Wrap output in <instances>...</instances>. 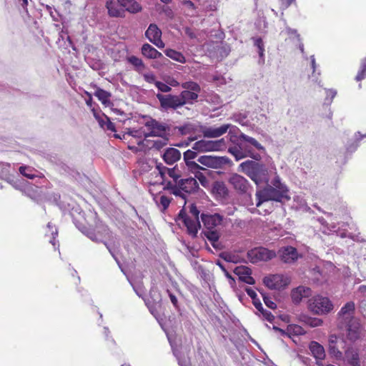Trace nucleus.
I'll return each mask as SVG.
<instances>
[{
	"mask_svg": "<svg viewBox=\"0 0 366 366\" xmlns=\"http://www.w3.org/2000/svg\"><path fill=\"white\" fill-rule=\"evenodd\" d=\"M74 223L80 232L96 243H104L107 242L105 239L114 242L117 239L108 226L100 220L96 222L94 229L87 227L75 219H74Z\"/></svg>",
	"mask_w": 366,
	"mask_h": 366,
	"instance_id": "1",
	"label": "nucleus"
},
{
	"mask_svg": "<svg viewBox=\"0 0 366 366\" xmlns=\"http://www.w3.org/2000/svg\"><path fill=\"white\" fill-rule=\"evenodd\" d=\"M199 184L197 180L193 177L182 179L177 183L167 182L164 189L176 197H179L184 199H186L184 193L191 194L199 189Z\"/></svg>",
	"mask_w": 366,
	"mask_h": 366,
	"instance_id": "2",
	"label": "nucleus"
},
{
	"mask_svg": "<svg viewBox=\"0 0 366 366\" xmlns=\"http://www.w3.org/2000/svg\"><path fill=\"white\" fill-rule=\"evenodd\" d=\"M345 322L337 323V327L345 331L347 339L353 342L360 339L362 332L360 320L358 317H352Z\"/></svg>",
	"mask_w": 366,
	"mask_h": 366,
	"instance_id": "3",
	"label": "nucleus"
},
{
	"mask_svg": "<svg viewBox=\"0 0 366 366\" xmlns=\"http://www.w3.org/2000/svg\"><path fill=\"white\" fill-rule=\"evenodd\" d=\"M256 197L257 199V207H259L264 202L270 200L281 202L282 199H290V197L285 195L284 190L278 191L273 187H268L257 192Z\"/></svg>",
	"mask_w": 366,
	"mask_h": 366,
	"instance_id": "4",
	"label": "nucleus"
},
{
	"mask_svg": "<svg viewBox=\"0 0 366 366\" xmlns=\"http://www.w3.org/2000/svg\"><path fill=\"white\" fill-rule=\"evenodd\" d=\"M308 307L312 312L319 315L329 313L334 307L330 300L322 295H316L311 298Z\"/></svg>",
	"mask_w": 366,
	"mask_h": 366,
	"instance_id": "5",
	"label": "nucleus"
},
{
	"mask_svg": "<svg viewBox=\"0 0 366 366\" xmlns=\"http://www.w3.org/2000/svg\"><path fill=\"white\" fill-rule=\"evenodd\" d=\"M225 147L226 143L224 139L214 141L201 139L193 144L192 149L197 152H207L220 151L224 149Z\"/></svg>",
	"mask_w": 366,
	"mask_h": 366,
	"instance_id": "6",
	"label": "nucleus"
},
{
	"mask_svg": "<svg viewBox=\"0 0 366 366\" xmlns=\"http://www.w3.org/2000/svg\"><path fill=\"white\" fill-rule=\"evenodd\" d=\"M290 277L283 274H269L263 279L264 285L271 290L285 289L290 284Z\"/></svg>",
	"mask_w": 366,
	"mask_h": 366,
	"instance_id": "7",
	"label": "nucleus"
},
{
	"mask_svg": "<svg viewBox=\"0 0 366 366\" xmlns=\"http://www.w3.org/2000/svg\"><path fill=\"white\" fill-rule=\"evenodd\" d=\"M228 129L229 133L233 132L237 128L230 124H222L220 127H202L201 132L204 138H217L224 134Z\"/></svg>",
	"mask_w": 366,
	"mask_h": 366,
	"instance_id": "8",
	"label": "nucleus"
},
{
	"mask_svg": "<svg viewBox=\"0 0 366 366\" xmlns=\"http://www.w3.org/2000/svg\"><path fill=\"white\" fill-rule=\"evenodd\" d=\"M346 342L335 335L329 337V353L337 360H341L343 357V350H345Z\"/></svg>",
	"mask_w": 366,
	"mask_h": 366,
	"instance_id": "9",
	"label": "nucleus"
},
{
	"mask_svg": "<svg viewBox=\"0 0 366 366\" xmlns=\"http://www.w3.org/2000/svg\"><path fill=\"white\" fill-rule=\"evenodd\" d=\"M156 97L164 111L177 109L182 107L179 95L157 94Z\"/></svg>",
	"mask_w": 366,
	"mask_h": 366,
	"instance_id": "10",
	"label": "nucleus"
},
{
	"mask_svg": "<svg viewBox=\"0 0 366 366\" xmlns=\"http://www.w3.org/2000/svg\"><path fill=\"white\" fill-rule=\"evenodd\" d=\"M229 161V159L226 157H217L212 155H204L197 159V162L199 164L213 169L221 168L223 165L227 164Z\"/></svg>",
	"mask_w": 366,
	"mask_h": 366,
	"instance_id": "11",
	"label": "nucleus"
},
{
	"mask_svg": "<svg viewBox=\"0 0 366 366\" xmlns=\"http://www.w3.org/2000/svg\"><path fill=\"white\" fill-rule=\"evenodd\" d=\"M229 183L240 194H245L250 187L249 181L238 174H232L228 179Z\"/></svg>",
	"mask_w": 366,
	"mask_h": 366,
	"instance_id": "12",
	"label": "nucleus"
},
{
	"mask_svg": "<svg viewBox=\"0 0 366 366\" xmlns=\"http://www.w3.org/2000/svg\"><path fill=\"white\" fill-rule=\"evenodd\" d=\"M146 37L150 42L154 44L158 48L164 47V43L162 41V31L155 24H151L145 32Z\"/></svg>",
	"mask_w": 366,
	"mask_h": 366,
	"instance_id": "13",
	"label": "nucleus"
},
{
	"mask_svg": "<svg viewBox=\"0 0 366 366\" xmlns=\"http://www.w3.org/2000/svg\"><path fill=\"white\" fill-rule=\"evenodd\" d=\"M179 218L182 220L187 227L188 234L193 238L196 237L198 230L201 227L199 221L192 220V218L188 217L183 209L180 210Z\"/></svg>",
	"mask_w": 366,
	"mask_h": 366,
	"instance_id": "14",
	"label": "nucleus"
},
{
	"mask_svg": "<svg viewBox=\"0 0 366 366\" xmlns=\"http://www.w3.org/2000/svg\"><path fill=\"white\" fill-rule=\"evenodd\" d=\"M277 254L282 262L287 264L295 262L299 257L297 249L292 246L281 247Z\"/></svg>",
	"mask_w": 366,
	"mask_h": 366,
	"instance_id": "15",
	"label": "nucleus"
},
{
	"mask_svg": "<svg viewBox=\"0 0 366 366\" xmlns=\"http://www.w3.org/2000/svg\"><path fill=\"white\" fill-rule=\"evenodd\" d=\"M142 118L146 121L144 122V125L149 130L154 132L156 137H162L163 134L166 133L167 129H168L167 126L164 123H160L152 117L143 115Z\"/></svg>",
	"mask_w": 366,
	"mask_h": 366,
	"instance_id": "16",
	"label": "nucleus"
},
{
	"mask_svg": "<svg viewBox=\"0 0 366 366\" xmlns=\"http://www.w3.org/2000/svg\"><path fill=\"white\" fill-rule=\"evenodd\" d=\"M276 256L277 253L274 250L263 247L253 248V263L260 261L267 262Z\"/></svg>",
	"mask_w": 366,
	"mask_h": 366,
	"instance_id": "17",
	"label": "nucleus"
},
{
	"mask_svg": "<svg viewBox=\"0 0 366 366\" xmlns=\"http://www.w3.org/2000/svg\"><path fill=\"white\" fill-rule=\"evenodd\" d=\"M311 295V289L302 285L292 289L290 294L292 301L295 305L300 303L303 298L309 297Z\"/></svg>",
	"mask_w": 366,
	"mask_h": 366,
	"instance_id": "18",
	"label": "nucleus"
},
{
	"mask_svg": "<svg viewBox=\"0 0 366 366\" xmlns=\"http://www.w3.org/2000/svg\"><path fill=\"white\" fill-rule=\"evenodd\" d=\"M106 8L108 10V14L111 17H124V8L122 0H107Z\"/></svg>",
	"mask_w": 366,
	"mask_h": 366,
	"instance_id": "19",
	"label": "nucleus"
},
{
	"mask_svg": "<svg viewBox=\"0 0 366 366\" xmlns=\"http://www.w3.org/2000/svg\"><path fill=\"white\" fill-rule=\"evenodd\" d=\"M355 310V305L354 302H347L337 313V323L340 322H346V320L355 317L354 316Z\"/></svg>",
	"mask_w": 366,
	"mask_h": 366,
	"instance_id": "20",
	"label": "nucleus"
},
{
	"mask_svg": "<svg viewBox=\"0 0 366 366\" xmlns=\"http://www.w3.org/2000/svg\"><path fill=\"white\" fill-rule=\"evenodd\" d=\"M253 182L259 184L263 182H267V169L265 165L253 162Z\"/></svg>",
	"mask_w": 366,
	"mask_h": 366,
	"instance_id": "21",
	"label": "nucleus"
},
{
	"mask_svg": "<svg viewBox=\"0 0 366 366\" xmlns=\"http://www.w3.org/2000/svg\"><path fill=\"white\" fill-rule=\"evenodd\" d=\"M309 349L312 355L316 360V364L318 366H323L322 361L325 358V351L324 347L316 341H312L310 343Z\"/></svg>",
	"mask_w": 366,
	"mask_h": 366,
	"instance_id": "22",
	"label": "nucleus"
},
{
	"mask_svg": "<svg viewBox=\"0 0 366 366\" xmlns=\"http://www.w3.org/2000/svg\"><path fill=\"white\" fill-rule=\"evenodd\" d=\"M181 152L176 148L168 147L164 150L161 157L164 162L169 165H172L181 159Z\"/></svg>",
	"mask_w": 366,
	"mask_h": 366,
	"instance_id": "23",
	"label": "nucleus"
},
{
	"mask_svg": "<svg viewBox=\"0 0 366 366\" xmlns=\"http://www.w3.org/2000/svg\"><path fill=\"white\" fill-rule=\"evenodd\" d=\"M202 221L207 230L214 229L215 227L220 224L222 218L219 214H201Z\"/></svg>",
	"mask_w": 366,
	"mask_h": 366,
	"instance_id": "24",
	"label": "nucleus"
},
{
	"mask_svg": "<svg viewBox=\"0 0 366 366\" xmlns=\"http://www.w3.org/2000/svg\"><path fill=\"white\" fill-rule=\"evenodd\" d=\"M234 273L243 283L252 285V269L247 266H238L234 269Z\"/></svg>",
	"mask_w": 366,
	"mask_h": 366,
	"instance_id": "25",
	"label": "nucleus"
},
{
	"mask_svg": "<svg viewBox=\"0 0 366 366\" xmlns=\"http://www.w3.org/2000/svg\"><path fill=\"white\" fill-rule=\"evenodd\" d=\"M182 9L187 16L195 17L199 14V8L190 0H183L181 1Z\"/></svg>",
	"mask_w": 366,
	"mask_h": 366,
	"instance_id": "26",
	"label": "nucleus"
},
{
	"mask_svg": "<svg viewBox=\"0 0 366 366\" xmlns=\"http://www.w3.org/2000/svg\"><path fill=\"white\" fill-rule=\"evenodd\" d=\"M253 305L259 312V315H261L262 317L269 322L274 320V315L270 312L263 308L262 304L257 299V294L254 292H253Z\"/></svg>",
	"mask_w": 366,
	"mask_h": 366,
	"instance_id": "27",
	"label": "nucleus"
},
{
	"mask_svg": "<svg viewBox=\"0 0 366 366\" xmlns=\"http://www.w3.org/2000/svg\"><path fill=\"white\" fill-rule=\"evenodd\" d=\"M345 356L351 366H360V361L357 351L352 347L345 350Z\"/></svg>",
	"mask_w": 366,
	"mask_h": 366,
	"instance_id": "28",
	"label": "nucleus"
},
{
	"mask_svg": "<svg viewBox=\"0 0 366 366\" xmlns=\"http://www.w3.org/2000/svg\"><path fill=\"white\" fill-rule=\"evenodd\" d=\"M182 106L185 104H193L197 101L199 94L192 91H182L179 94Z\"/></svg>",
	"mask_w": 366,
	"mask_h": 366,
	"instance_id": "29",
	"label": "nucleus"
},
{
	"mask_svg": "<svg viewBox=\"0 0 366 366\" xmlns=\"http://www.w3.org/2000/svg\"><path fill=\"white\" fill-rule=\"evenodd\" d=\"M122 2L124 8V16H125V11L136 14L142 10L141 5L135 0H122Z\"/></svg>",
	"mask_w": 366,
	"mask_h": 366,
	"instance_id": "30",
	"label": "nucleus"
},
{
	"mask_svg": "<svg viewBox=\"0 0 366 366\" xmlns=\"http://www.w3.org/2000/svg\"><path fill=\"white\" fill-rule=\"evenodd\" d=\"M142 54L148 59H158L162 56V53L149 44H143L142 47Z\"/></svg>",
	"mask_w": 366,
	"mask_h": 366,
	"instance_id": "31",
	"label": "nucleus"
},
{
	"mask_svg": "<svg viewBox=\"0 0 366 366\" xmlns=\"http://www.w3.org/2000/svg\"><path fill=\"white\" fill-rule=\"evenodd\" d=\"M127 61L133 66L134 69L139 74H142L146 69V66L143 61L136 56H130L127 57Z\"/></svg>",
	"mask_w": 366,
	"mask_h": 366,
	"instance_id": "32",
	"label": "nucleus"
},
{
	"mask_svg": "<svg viewBox=\"0 0 366 366\" xmlns=\"http://www.w3.org/2000/svg\"><path fill=\"white\" fill-rule=\"evenodd\" d=\"M94 95L104 105L110 104L111 93L101 88L97 87Z\"/></svg>",
	"mask_w": 366,
	"mask_h": 366,
	"instance_id": "33",
	"label": "nucleus"
},
{
	"mask_svg": "<svg viewBox=\"0 0 366 366\" xmlns=\"http://www.w3.org/2000/svg\"><path fill=\"white\" fill-rule=\"evenodd\" d=\"M254 46L257 48V52L259 56L258 64L263 65L264 64V44L261 38H257L254 41Z\"/></svg>",
	"mask_w": 366,
	"mask_h": 366,
	"instance_id": "34",
	"label": "nucleus"
},
{
	"mask_svg": "<svg viewBox=\"0 0 366 366\" xmlns=\"http://www.w3.org/2000/svg\"><path fill=\"white\" fill-rule=\"evenodd\" d=\"M285 332L290 336H299L306 333L303 327L298 325H289L285 330Z\"/></svg>",
	"mask_w": 366,
	"mask_h": 366,
	"instance_id": "35",
	"label": "nucleus"
},
{
	"mask_svg": "<svg viewBox=\"0 0 366 366\" xmlns=\"http://www.w3.org/2000/svg\"><path fill=\"white\" fill-rule=\"evenodd\" d=\"M165 54L170 59L179 63L184 64L186 62V59L184 56L181 52L177 51L174 49H166Z\"/></svg>",
	"mask_w": 366,
	"mask_h": 366,
	"instance_id": "36",
	"label": "nucleus"
},
{
	"mask_svg": "<svg viewBox=\"0 0 366 366\" xmlns=\"http://www.w3.org/2000/svg\"><path fill=\"white\" fill-rule=\"evenodd\" d=\"M167 174L172 179V181H167V182L170 183H177L181 179V171L177 167H174L173 168H168ZM167 182H164V185Z\"/></svg>",
	"mask_w": 366,
	"mask_h": 366,
	"instance_id": "37",
	"label": "nucleus"
},
{
	"mask_svg": "<svg viewBox=\"0 0 366 366\" xmlns=\"http://www.w3.org/2000/svg\"><path fill=\"white\" fill-rule=\"evenodd\" d=\"M181 86L184 89V91H192L197 94H199L201 92L200 86L197 82L192 81L183 82L181 84Z\"/></svg>",
	"mask_w": 366,
	"mask_h": 366,
	"instance_id": "38",
	"label": "nucleus"
},
{
	"mask_svg": "<svg viewBox=\"0 0 366 366\" xmlns=\"http://www.w3.org/2000/svg\"><path fill=\"white\" fill-rule=\"evenodd\" d=\"M47 229H48V231H46V236L50 235L49 242L54 247H55L56 246L55 239H56V236L58 235V230L55 226L51 224V222H49L47 224Z\"/></svg>",
	"mask_w": 366,
	"mask_h": 366,
	"instance_id": "39",
	"label": "nucleus"
},
{
	"mask_svg": "<svg viewBox=\"0 0 366 366\" xmlns=\"http://www.w3.org/2000/svg\"><path fill=\"white\" fill-rule=\"evenodd\" d=\"M204 235L207 239L211 242L214 247H217L216 244L217 243L219 235L216 229L204 231Z\"/></svg>",
	"mask_w": 366,
	"mask_h": 366,
	"instance_id": "40",
	"label": "nucleus"
},
{
	"mask_svg": "<svg viewBox=\"0 0 366 366\" xmlns=\"http://www.w3.org/2000/svg\"><path fill=\"white\" fill-rule=\"evenodd\" d=\"M186 165L187 167L188 170L191 173L194 174V175L199 173L202 170H207L205 168L201 167L198 163L195 162L188 163L187 162Z\"/></svg>",
	"mask_w": 366,
	"mask_h": 366,
	"instance_id": "41",
	"label": "nucleus"
},
{
	"mask_svg": "<svg viewBox=\"0 0 366 366\" xmlns=\"http://www.w3.org/2000/svg\"><path fill=\"white\" fill-rule=\"evenodd\" d=\"M239 167L242 172L245 173L252 179V160H247L242 162Z\"/></svg>",
	"mask_w": 366,
	"mask_h": 366,
	"instance_id": "42",
	"label": "nucleus"
},
{
	"mask_svg": "<svg viewBox=\"0 0 366 366\" xmlns=\"http://www.w3.org/2000/svg\"><path fill=\"white\" fill-rule=\"evenodd\" d=\"M197 157V152L195 150L193 151L191 149H188L183 154V158L185 162V164H187V163L192 162H193L192 159H194Z\"/></svg>",
	"mask_w": 366,
	"mask_h": 366,
	"instance_id": "43",
	"label": "nucleus"
},
{
	"mask_svg": "<svg viewBox=\"0 0 366 366\" xmlns=\"http://www.w3.org/2000/svg\"><path fill=\"white\" fill-rule=\"evenodd\" d=\"M167 138H162L160 139L153 141V144L152 148L155 149L157 150L162 149L164 147H165L168 143Z\"/></svg>",
	"mask_w": 366,
	"mask_h": 366,
	"instance_id": "44",
	"label": "nucleus"
},
{
	"mask_svg": "<svg viewBox=\"0 0 366 366\" xmlns=\"http://www.w3.org/2000/svg\"><path fill=\"white\" fill-rule=\"evenodd\" d=\"M272 184L278 191H285V195H287L288 189L286 186L281 183L280 178L277 177L273 179Z\"/></svg>",
	"mask_w": 366,
	"mask_h": 366,
	"instance_id": "45",
	"label": "nucleus"
},
{
	"mask_svg": "<svg viewBox=\"0 0 366 366\" xmlns=\"http://www.w3.org/2000/svg\"><path fill=\"white\" fill-rule=\"evenodd\" d=\"M0 168L1 179H5L9 177L10 164L8 163H0Z\"/></svg>",
	"mask_w": 366,
	"mask_h": 366,
	"instance_id": "46",
	"label": "nucleus"
},
{
	"mask_svg": "<svg viewBox=\"0 0 366 366\" xmlns=\"http://www.w3.org/2000/svg\"><path fill=\"white\" fill-rule=\"evenodd\" d=\"M156 169L158 170L159 174L162 179L164 180L165 175L167 174L168 167H165L162 164L161 162H157L156 163ZM165 181H164V182Z\"/></svg>",
	"mask_w": 366,
	"mask_h": 366,
	"instance_id": "47",
	"label": "nucleus"
},
{
	"mask_svg": "<svg viewBox=\"0 0 366 366\" xmlns=\"http://www.w3.org/2000/svg\"><path fill=\"white\" fill-rule=\"evenodd\" d=\"M263 300L266 306L270 309L274 310L277 307L276 303L273 301L272 297L267 295H263Z\"/></svg>",
	"mask_w": 366,
	"mask_h": 366,
	"instance_id": "48",
	"label": "nucleus"
},
{
	"mask_svg": "<svg viewBox=\"0 0 366 366\" xmlns=\"http://www.w3.org/2000/svg\"><path fill=\"white\" fill-rule=\"evenodd\" d=\"M19 172L21 174H22L24 177H28L29 179H34L35 177L34 174H30L28 172L31 171L30 167H29L21 166L19 167Z\"/></svg>",
	"mask_w": 366,
	"mask_h": 366,
	"instance_id": "49",
	"label": "nucleus"
},
{
	"mask_svg": "<svg viewBox=\"0 0 366 366\" xmlns=\"http://www.w3.org/2000/svg\"><path fill=\"white\" fill-rule=\"evenodd\" d=\"M92 111L94 112V116L95 119L98 121L99 126L102 128H104L106 127V119L104 118V114H102V116L97 112H95L94 109H92Z\"/></svg>",
	"mask_w": 366,
	"mask_h": 366,
	"instance_id": "50",
	"label": "nucleus"
},
{
	"mask_svg": "<svg viewBox=\"0 0 366 366\" xmlns=\"http://www.w3.org/2000/svg\"><path fill=\"white\" fill-rule=\"evenodd\" d=\"M155 86L162 92L167 93L172 90V88L169 86L159 81L155 82Z\"/></svg>",
	"mask_w": 366,
	"mask_h": 366,
	"instance_id": "51",
	"label": "nucleus"
},
{
	"mask_svg": "<svg viewBox=\"0 0 366 366\" xmlns=\"http://www.w3.org/2000/svg\"><path fill=\"white\" fill-rule=\"evenodd\" d=\"M130 284L132 285L133 290H134L135 293L139 297L143 298V296L145 294V291L144 287L141 285H134L130 282Z\"/></svg>",
	"mask_w": 366,
	"mask_h": 366,
	"instance_id": "52",
	"label": "nucleus"
},
{
	"mask_svg": "<svg viewBox=\"0 0 366 366\" xmlns=\"http://www.w3.org/2000/svg\"><path fill=\"white\" fill-rule=\"evenodd\" d=\"M167 292L168 295L169 297L170 301L172 303V305L174 307V308L178 312H180V307H179L178 300H177V297L173 293H172L169 290H167Z\"/></svg>",
	"mask_w": 366,
	"mask_h": 366,
	"instance_id": "53",
	"label": "nucleus"
},
{
	"mask_svg": "<svg viewBox=\"0 0 366 366\" xmlns=\"http://www.w3.org/2000/svg\"><path fill=\"white\" fill-rule=\"evenodd\" d=\"M171 202V199L165 195H162L159 197V204L162 207L163 209H167Z\"/></svg>",
	"mask_w": 366,
	"mask_h": 366,
	"instance_id": "54",
	"label": "nucleus"
},
{
	"mask_svg": "<svg viewBox=\"0 0 366 366\" xmlns=\"http://www.w3.org/2000/svg\"><path fill=\"white\" fill-rule=\"evenodd\" d=\"M295 3L296 0H279L280 8L282 10L287 9L289 6Z\"/></svg>",
	"mask_w": 366,
	"mask_h": 366,
	"instance_id": "55",
	"label": "nucleus"
},
{
	"mask_svg": "<svg viewBox=\"0 0 366 366\" xmlns=\"http://www.w3.org/2000/svg\"><path fill=\"white\" fill-rule=\"evenodd\" d=\"M189 213L193 217L192 220L199 221V211L198 210V209L197 208L195 204H191V206L189 207Z\"/></svg>",
	"mask_w": 366,
	"mask_h": 366,
	"instance_id": "56",
	"label": "nucleus"
},
{
	"mask_svg": "<svg viewBox=\"0 0 366 366\" xmlns=\"http://www.w3.org/2000/svg\"><path fill=\"white\" fill-rule=\"evenodd\" d=\"M229 151L235 157L237 160L241 159L244 157V155L242 154V152L239 150V149L237 147L230 148Z\"/></svg>",
	"mask_w": 366,
	"mask_h": 366,
	"instance_id": "57",
	"label": "nucleus"
},
{
	"mask_svg": "<svg viewBox=\"0 0 366 366\" xmlns=\"http://www.w3.org/2000/svg\"><path fill=\"white\" fill-rule=\"evenodd\" d=\"M143 77H144V79L147 82L150 83V84H155V82L157 81H156L155 75L152 72L143 74Z\"/></svg>",
	"mask_w": 366,
	"mask_h": 366,
	"instance_id": "58",
	"label": "nucleus"
},
{
	"mask_svg": "<svg viewBox=\"0 0 366 366\" xmlns=\"http://www.w3.org/2000/svg\"><path fill=\"white\" fill-rule=\"evenodd\" d=\"M307 323L312 327H318L322 325L323 321L319 318H310Z\"/></svg>",
	"mask_w": 366,
	"mask_h": 366,
	"instance_id": "59",
	"label": "nucleus"
},
{
	"mask_svg": "<svg viewBox=\"0 0 366 366\" xmlns=\"http://www.w3.org/2000/svg\"><path fill=\"white\" fill-rule=\"evenodd\" d=\"M142 128L139 129H131L128 132L127 134L134 137H142Z\"/></svg>",
	"mask_w": 366,
	"mask_h": 366,
	"instance_id": "60",
	"label": "nucleus"
},
{
	"mask_svg": "<svg viewBox=\"0 0 366 366\" xmlns=\"http://www.w3.org/2000/svg\"><path fill=\"white\" fill-rule=\"evenodd\" d=\"M366 78V70H363V69L360 67V69L355 76V80L357 81H360Z\"/></svg>",
	"mask_w": 366,
	"mask_h": 366,
	"instance_id": "61",
	"label": "nucleus"
},
{
	"mask_svg": "<svg viewBox=\"0 0 366 366\" xmlns=\"http://www.w3.org/2000/svg\"><path fill=\"white\" fill-rule=\"evenodd\" d=\"M104 118L107 120L106 127L104 129H107L111 132H116L115 125L110 121L109 118L107 116H104Z\"/></svg>",
	"mask_w": 366,
	"mask_h": 366,
	"instance_id": "62",
	"label": "nucleus"
},
{
	"mask_svg": "<svg viewBox=\"0 0 366 366\" xmlns=\"http://www.w3.org/2000/svg\"><path fill=\"white\" fill-rule=\"evenodd\" d=\"M174 355L177 357L179 366H189V361L187 360L182 358L176 352H174Z\"/></svg>",
	"mask_w": 366,
	"mask_h": 366,
	"instance_id": "63",
	"label": "nucleus"
},
{
	"mask_svg": "<svg viewBox=\"0 0 366 366\" xmlns=\"http://www.w3.org/2000/svg\"><path fill=\"white\" fill-rule=\"evenodd\" d=\"M184 34L191 39L197 38V35L194 32L192 28L186 26L184 28Z\"/></svg>",
	"mask_w": 366,
	"mask_h": 366,
	"instance_id": "64",
	"label": "nucleus"
}]
</instances>
